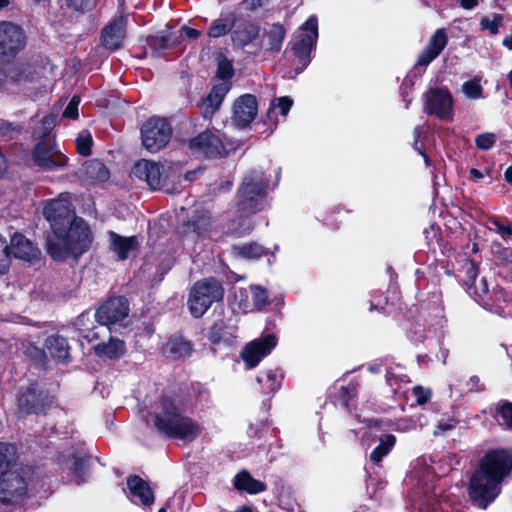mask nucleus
I'll return each mask as SVG.
<instances>
[{
    "label": "nucleus",
    "instance_id": "53",
    "mask_svg": "<svg viewBox=\"0 0 512 512\" xmlns=\"http://www.w3.org/2000/svg\"><path fill=\"white\" fill-rule=\"evenodd\" d=\"M413 394L416 397V402L419 405L427 403L431 397V392L428 389H424L421 386H415L413 388Z\"/></svg>",
    "mask_w": 512,
    "mask_h": 512
},
{
    "label": "nucleus",
    "instance_id": "10",
    "mask_svg": "<svg viewBox=\"0 0 512 512\" xmlns=\"http://www.w3.org/2000/svg\"><path fill=\"white\" fill-rule=\"evenodd\" d=\"M64 236L68 245L71 247L72 256L79 257L85 253L91 244L90 229L87 223L80 219L74 218L65 228Z\"/></svg>",
    "mask_w": 512,
    "mask_h": 512
},
{
    "label": "nucleus",
    "instance_id": "44",
    "mask_svg": "<svg viewBox=\"0 0 512 512\" xmlns=\"http://www.w3.org/2000/svg\"><path fill=\"white\" fill-rule=\"evenodd\" d=\"M497 140V137L494 133H482L476 136L475 144L476 147L480 150H489L493 147Z\"/></svg>",
    "mask_w": 512,
    "mask_h": 512
},
{
    "label": "nucleus",
    "instance_id": "62",
    "mask_svg": "<svg viewBox=\"0 0 512 512\" xmlns=\"http://www.w3.org/2000/svg\"><path fill=\"white\" fill-rule=\"evenodd\" d=\"M42 124L46 131L50 130L54 125V118L52 116H47L43 119Z\"/></svg>",
    "mask_w": 512,
    "mask_h": 512
},
{
    "label": "nucleus",
    "instance_id": "13",
    "mask_svg": "<svg viewBox=\"0 0 512 512\" xmlns=\"http://www.w3.org/2000/svg\"><path fill=\"white\" fill-rule=\"evenodd\" d=\"M23 30L11 22H0V55L14 56L24 48Z\"/></svg>",
    "mask_w": 512,
    "mask_h": 512
},
{
    "label": "nucleus",
    "instance_id": "25",
    "mask_svg": "<svg viewBox=\"0 0 512 512\" xmlns=\"http://www.w3.org/2000/svg\"><path fill=\"white\" fill-rule=\"evenodd\" d=\"M230 90L229 82H221L214 85L208 96L202 102L204 117H211L221 106L223 99Z\"/></svg>",
    "mask_w": 512,
    "mask_h": 512
},
{
    "label": "nucleus",
    "instance_id": "2",
    "mask_svg": "<svg viewBox=\"0 0 512 512\" xmlns=\"http://www.w3.org/2000/svg\"><path fill=\"white\" fill-rule=\"evenodd\" d=\"M153 416L157 430L170 438L192 442L202 431L196 421L184 414L183 403L175 394L161 397L153 406Z\"/></svg>",
    "mask_w": 512,
    "mask_h": 512
},
{
    "label": "nucleus",
    "instance_id": "51",
    "mask_svg": "<svg viewBox=\"0 0 512 512\" xmlns=\"http://www.w3.org/2000/svg\"><path fill=\"white\" fill-rule=\"evenodd\" d=\"M150 46L153 49V53L158 56L160 55V50L169 47L168 39L165 36H156L151 40Z\"/></svg>",
    "mask_w": 512,
    "mask_h": 512
},
{
    "label": "nucleus",
    "instance_id": "54",
    "mask_svg": "<svg viewBox=\"0 0 512 512\" xmlns=\"http://www.w3.org/2000/svg\"><path fill=\"white\" fill-rule=\"evenodd\" d=\"M277 103L276 106L280 109V113L283 116H286L293 104V100L289 97H280L276 99Z\"/></svg>",
    "mask_w": 512,
    "mask_h": 512
},
{
    "label": "nucleus",
    "instance_id": "12",
    "mask_svg": "<svg viewBox=\"0 0 512 512\" xmlns=\"http://www.w3.org/2000/svg\"><path fill=\"white\" fill-rule=\"evenodd\" d=\"M43 214L49 221L52 231L66 228L73 221L71 204L66 196L49 201L43 209Z\"/></svg>",
    "mask_w": 512,
    "mask_h": 512
},
{
    "label": "nucleus",
    "instance_id": "57",
    "mask_svg": "<svg viewBox=\"0 0 512 512\" xmlns=\"http://www.w3.org/2000/svg\"><path fill=\"white\" fill-rule=\"evenodd\" d=\"M455 427V422L449 421L445 423H439L434 431V435H440L448 430H451Z\"/></svg>",
    "mask_w": 512,
    "mask_h": 512
},
{
    "label": "nucleus",
    "instance_id": "28",
    "mask_svg": "<svg viewBox=\"0 0 512 512\" xmlns=\"http://www.w3.org/2000/svg\"><path fill=\"white\" fill-rule=\"evenodd\" d=\"M127 486L134 496L138 497L144 505H151L154 502V494L149 484L139 476H129Z\"/></svg>",
    "mask_w": 512,
    "mask_h": 512
},
{
    "label": "nucleus",
    "instance_id": "56",
    "mask_svg": "<svg viewBox=\"0 0 512 512\" xmlns=\"http://www.w3.org/2000/svg\"><path fill=\"white\" fill-rule=\"evenodd\" d=\"M269 1L270 0H244L246 7L251 11L262 8L263 6L267 5Z\"/></svg>",
    "mask_w": 512,
    "mask_h": 512
},
{
    "label": "nucleus",
    "instance_id": "61",
    "mask_svg": "<svg viewBox=\"0 0 512 512\" xmlns=\"http://www.w3.org/2000/svg\"><path fill=\"white\" fill-rule=\"evenodd\" d=\"M467 273H468L469 278L471 280H475V278H476V276L478 274V270H477L476 266L472 262H470L468 264Z\"/></svg>",
    "mask_w": 512,
    "mask_h": 512
},
{
    "label": "nucleus",
    "instance_id": "6",
    "mask_svg": "<svg viewBox=\"0 0 512 512\" xmlns=\"http://www.w3.org/2000/svg\"><path fill=\"white\" fill-rule=\"evenodd\" d=\"M318 38L317 18L311 16L301 26L299 32L295 36L292 45L295 56L302 64V68L306 67L310 61V53L316 44Z\"/></svg>",
    "mask_w": 512,
    "mask_h": 512
},
{
    "label": "nucleus",
    "instance_id": "38",
    "mask_svg": "<svg viewBox=\"0 0 512 512\" xmlns=\"http://www.w3.org/2000/svg\"><path fill=\"white\" fill-rule=\"evenodd\" d=\"M16 463V449L13 445L0 443V470H13Z\"/></svg>",
    "mask_w": 512,
    "mask_h": 512
},
{
    "label": "nucleus",
    "instance_id": "50",
    "mask_svg": "<svg viewBox=\"0 0 512 512\" xmlns=\"http://www.w3.org/2000/svg\"><path fill=\"white\" fill-rule=\"evenodd\" d=\"M491 225L494 226V230L500 234L502 238L506 239L512 236V228L499 219L491 220Z\"/></svg>",
    "mask_w": 512,
    "mask_h": 512
},
{
    "label": "nucleus",
    "instance_id": "29",
    "mask_svg": "<svg viewBox=\"0 0 512 512\" xmlns=\"http://www.w3.org/2000/svg\"><path fill=\"white\" fill-rule=\"evenodd\" d=\"M234 487L239 491H246L250 494H257L267 489L265 483L254 479L246 470L235 476Z\"/></svg>",
    "mask_w": 512,
    "mask_h": 512
},
{
    "label": "nucleus",
    "instance_id": "33",
    "mask_svg": "<svg viewBox=\"0 0 512 512\" xmlns=\"http://www.w3.org/2000/svg\"><path fill=\"white\" fill-rule=\"evenodd\" d=\"M233 254L242 259L255 260L266 255L268 250L256 242L237 245L232 248Z\"/></svg>",
    "mask_w": 512,
    "mask_h": 512
},
{
    "label": "nucleus",
    "instance_id": "37",
    "mask_svg": "<svg viewBox=\"0 0 512 512\" xmlns=\"http://www.w3.org/2000/svg\"><path fill=\"white\" fill-rule=\"evenodd\" d=\"M494 417L499 425L512 431V402L500 401L496 406Z\"/></svg>",
    "mask_w": 512,
    "mask_h": 512
},
{
    "label": "nucleus",
    "instance_id": "32",
    "mask_svg": "<svg viewBox=\"0 0 512 512\" xmlns=\"http://www.w3.org/2000/svg\"><path fill=\"white\" fill-rule=\"evenodd\" d=\"M236 23V15L233 12L226 13L214 20L209 28V36L219 38L228 34Z\"/></svg>",
    "mask_w": 512,
    "mask_h": 512
},
{
    "label": "nucleus",
    "instance_id": "39",
    "mask_svg": "<svg viewBox=\"0 0 512 512\" xmlns=\"http://www.w3.org/2000/svg\"><path fill=\"white\" fill-rule=\"evenodd\" d=\"M462 91L464 95L469 99L482 98L483 89L480 85V78L474 77L473 79L464 82L462 85Z\"/></svg>",
    "mask_w": 512,
    "mask_h": 512
},
{
    "label": "nucleus",
    "instance_id": "26",
    "mask_svg": "<svg viewBox=\"0 0 512 512\" xmlns=\"http://www.w3.org/2000/svg\"><path fill=\"white\" fill-rule=\"evenodd\" d=\"M210 225L211 222L208 212H197V214L185 224L183 233H185L187 239L196 240L204 237Z\"/></svg>",
    "mask_w": 512,
    "mask_h": 512
},
{
    "label": "nucleus",
    "instance_id": "63",
    "mask_svg": "<svg viewBox=\"0 0 512 512\" xmlns=\"http://www.w3.org/2000/svg\"><path fill=\"white\" fill-rule=\"evenodd\" d=\"M470 176H471L472 179H474L476 181L480 180L481 178H483L482 172L477 170V169H475V168H472L470 170Z\"/></svg>",
    "mask_w": 512,
    "mask_h": 512
},
{
    "label": "nucleus",
    "instance_id": "35",
    "mask_svg": "<svg viewBox=\"0 0 512 512\" xmlns=\"http://www.w3.org/2000/svg\"><path fill=\"white\" fill-rule=\"evenodd\" d=\"M396 443V438L392 434L383 435L379 438V445L371 452L370 460L378 464L391 451Z\"/></svg>",
    "mask_w": 512,
    "mask_h": 512
},
{
    "label": "nucleus",
    "instance_id": "8",
    "mask_svg": "<svg viewBox=\"0 0 512 512\" xmlns=\"http://www.w3.org/2000/svg\"><path fill=\"white\" fill-rule=\"evenodd\" d=\"M189 148L194 154L210 159L226 155L219 132L212 130H205L193 137L189 142Z\"/></svg>",
    "mask_w": 512,
    "mask_h": 512
},
{
    "label": "nucleus",
    "instance_id": "40",
    "mask_svg": "<svg viewBox=\"0 0 512 512\" xmlns=\"http://www.w3.org/2000/svg\"><path fill=\"white\" fill-rule=\"evenodd\" d=\"M227 328L226 322L223 319L215 321L210 329L209 339L213 343H219L229 334Z\"/></svg>",
    "mask_w": 512,
    "mask_h": 512
},
{
    "label": "nucleus",
    "instance_id": "4",
    "mask_svg": "<svg viewBox=\"0 0 512 512\" xmlns=\"http://www.w3.org/2000/svg\"><path fill=\"white\" fill-rule=\"evenodd\" d=\"M266 187L267 181L261 172L252 171L247 174L238 191L239 210L247 214L261 210Z\"/></svg>",
    "mask_w": 512,
    "mask_h": 512
},
{
    "label": "nucleus",
    "instance_id": "31",
    "mask_svg": "<svg viewBox=\"0 0 512 512\" xmlns=\"http://www.w3.org/2000/svg\"><path fill=\"white\" fill-rule=\"evenodd\" d=\"M94 350L100 357L117 359L124 355L126 347L122 340L111 337L107 342L96 345Z\"/></svg>",
    "mask_w": 512,
    "mask_h": 512
},
{
    "label": "nucleus",
    "instance_id": "59",
    "mask_svg": "<svg viewBox=\"0 0 512 512\" xmlns=\"http://www.w3.org/2000/svg\"><path fill=\"white\" fill-rule=\"evenodd\" d=\"M182 30L185 32L186 36L189 38L197 39L200 36V31H198L196 29H193V28H190L187 26H183Z\"/></svg>",
    "mask_w": 512,
    "mask_h": 512
},
{
    "label": "nucleus",
    "instance_id": "3",
    "mask_svg": "<svg viewBox=\"0 0 512 512\" xmlns=\"http://www.w3.org/2000/svg\"><path fill=\"white\" fill-rule=\"evenodd\" d=\"M224 289L214 278L197 281L190 290L188 306L193 317H201L214 302L222 300Z\"/></svg>",
    "mask_w": 512,
    "mask_h": 512
},
{
    "label": "nucleus",
    "instance_id": "55",
    "mask_svg": "<svg viewBox=\"0 0 512 512\" xmlns=\"http://www.w3.org/2000/svg\"><path fill=\"white\" fill-rule=\"evenodd\" d=\"M66 5L74 11L84 12L88 9V3L84 0H64Z\"/></svg>",
    "mask_w": 512,
    "mask_h": 512
},
{
    "label": "nucleus",
    "instance_id": "21",
    "mask_svg": "<svg viewBox=\"0 0 512 512\" xmlns=\"http://www.w3.org/2000/svg\"><path fill=\"white\" fill-rule=\"evenodd\" d=\"M448 38L444 29H438L430 38L427 47L419 55L417 65L427 66L442 52L447 45Z\"/></svg>",
    "mask_w": 512,
    "mask_h": 512
},
{
    "label": "nucleus",
    "instance_id": "30",
    "mask_svg": "<svg viewBox=\"0 0 512 512\" xmlns=\"http://www.w3.org/2000/svg\"><path fill=\"white\" fill-rule=\"evenodd\" d=\"M260 32V27L255 23H244L239 26L232 35V41L234 45L244 47L254 41Z\"/></svg>",
    "mask_w": 512,
    "mask_h": 512
},
{
    "label": "nucleus",
    "instance_id": "23",
    "mask_svg": "<svg viewBox=\"0 0 512 512\" xmlns=\"http://www.w3.org/2000/svg\"><path fill=\"white\" fill-rule=\"evenodd\" d=\"M11 252L15 258L32 262L39 258L40 251L22 234H14L11 238Z\"/></svg>",
    "mask_w": 512,
    "mask_h": 512
},
{
    "label": "nucleus",
    "instance_id": "5",
    "mask_svg": "<svg viewBox=\"0 0 512 512\" xmlns=\"http://www.w3.org/2000/svg\"><path fill=\"white\" fill-rule=\"evenodd\" d=\"M172 136V127L160 117L149 118L141 128V140L144 148L151 153L163 149Z\"/></svg>",
    "mask_w": 512,
    "mask_h": 512
},
{
    "label": "nucleus",
    "instance_id": "49",
    "mask_svg": "<svg viewBox=\"0 0 512 512\" xmlns=\"http://www.w3.org/2000/svg\"><path fill=\"white\" fill-rule=\"evenodd\" d=\"M501 21L502 17L500 15H495L492 20L488 17H484L481 20V26L483 29H488L492 34H496L498 33V28Z\"/></svg>",
    "mask_w": 512,
    "mask_h": 512
},
{
    "label": "nucleus",
    "instance_id": "42",
    "mask_svg": "<svg viewBox=\"0 0 512 512\" xmlns=\"http://www.w3.org/2000/svg\"><path fill=\"white\" fill-rule=\"evenodd\" d=\"M11 263L10 251L7 241L0 235V274L8 271Z\"/></svg>",
    "mask_w": 512,
    "mask_h": 512
},
{
    "label": "nucleus",
    "instance_id": "17",
    "mask_svg": "<svg viewBox=\"0 0 512 512\" xmlns=\"http://www.w3.org/2000/svg\"><path fill=\"white\" fill-rule=\"evenodd\" d=\"M125 36V18L115 17L102 28L101 45L108 50L115 51L122 46Z\"/></svg>",
    "mask_w": 512,
    "mask_h": 512
},
{
    "label": "nucleus",
    "instance_id": "58",
    "mask_svg": "<svg viewBox=\"0 0 512 512\" xmlns=\"http://www.w3.org/2000/svg\"><path fill=\"white\" fill-rule=\"evenodd\" d=\"M251 229L252 226L250 224V221L245 219L243 220V223H241L238 227H234L232 230L234 233L241 235L249 232Z\"/></svg>",
    "mask_w": 512,
    "mask_h": 512
},
{
    "label": "nucleus",
    "instance_id": "46",
    "mask_svg": "<svg viewBox=\"0 0 512 512\" xmlns=\"http://www.w3.org/2000/svg\"><path fill=\"white\" fill-rule=\"evenodd\" d=\"M76 144L77 150L81 155L88 156L91 154L92 138L89 134L79 135Z\"/></svg>",
    "mask_w": 512,
    "mask_h": 512
},
{
    "label": "nucleus",
    "instance_id": "18",
    "mask_svg": "<svg viewBox=\"0 0 512 512\" xmlns=\"http://www.w3.org/2000/svg\"><path fill=\"white\" fill-rule=\"evenodd\" d=\"M162 168L156 162L140 160L134 165L132 174L136 178L145 181L150 188L156 190L162 187L164 179Z\"/></svg>",
    "mask_w": 512,
    "mask_h": 512
},
{
    "label": "nucleus",
    "instance_id": "52",
    "mask_svg": "<svg viewBox=\"0 0 512 512\" xmlns=\"http://www.w3.org/2000/svg\"><path fill=\"white\" fill-rule=\"evenodd\" d=\"M257 382L259 384H262L263 382L267 384V389L265 390V392H273L276 390L278 386L276 381V375L273 372L266 373L264 377H258Z\"/></svg>",
    "mask_w": 512,
    "mask_h": 512
},
{
    "label": "nucleus",
    "instance_id": "41",
    "mask_svg": "<svg viewBox=\"0 0 512 512\" xmlns=\"http://www.w3.org/2000/svg\"><path fill=\"white\" fill-rule=\"evenodd\" d=\"M75 476V482L79 485L84 481V474L87 470V460L84 457H74L70 466Z\"/></svg>",
    "mask_w": 512,
    "mask_h": 512
},
{
    "label": "nucleus",
    "instance_id": "47",
    "mask_svg": "<svg viewBox=\"0 0 512 512\" xmlns=\"http://www.w3.org/2000/svg\"><path fill=\"white\" fill-rule=\"evenodd\" d=\"M24 354L34 361H41L44 358V351L32 343H22Z\"/></svg>",
    "mask_w": 512,
    "mask_h": 512
},
{
    "label": "nucleus",
    "instance_id": "45",
    "mask_svg": "<svg viewBox=\"0 0 512 512\" xmlns=\"http://www.w3.org/2000/svg\"><path fill=\"white\" fill-rule=\"evenodd\" d=\"M233 74L234 70L231 61L226 58L219 60L217 76L222 80V82H229L228 80L232 78Z\"/></svg>",
    "mask_w": 512,
    "mask_h": 512
},
{
    "label": "nucleus",
    "instance_id": "9",
    "mask_svg": "<svg viewBox=\"0 0 512 512\" xmlns=\"http://www.w3.org/2000/svg\"><path fill=\"white\" fill-rule=\"evenodd\" d=\"M424 111L442 120H450L453 115V100L447 89L433 88L425 94Z\"/></svg>",
    "mask_w": 512,
    "mask_h": 512
},
{
    "label": "nucleus",
    "instance_id": "36",
    "mask_svg": "<svg viewBox=\"0 0 512 512\" xmlns=\"http://www.w3.org/2000/svg\"><path fill=\"white\" fill-rule=\"evenodd\" d=\"M266 49L271 52H279L285 38V29L280 24H274L266 32Z\"/></svg>",
    "mask_w": 512,
    "mask_h": 512
},
{
    "label": "nucleus",
    "instance_id": "64",
    "mask_svg": "<svg viewBox=\"0 0 512 512\" xmlns=\"http://www.w3.org/2000/svg\"><path fill=\"white\" fill-rule=\"evenodd\" d=\"M504 177L508 183L512 184V166L506 169Z\"/></svg>",
    "mask_w": 512,
    "mask_h": 512
},
{
    "label": "nucleus",
    "instance_id": "11",
    "mask_svg": "<svg viewBox=\"0 0 512 512\" xmlns=\"http://www.w3.org/2000/svg\"><path fill=\"white\" fill-rule=\"evenodd\" d=\"M128 314V301L124 297H112L97 309L95 318L100 325L110 326L122 321Z\"/></svg>",
    "mask_w": 512,
    "mask_h": 512
},
{
    "label": "nucleus",
    "instance_id": "20",
    "mask_svg": "<svg viewBox=\"0 0 512 512\" xmlns=\"http://www.w3.org/2000/svg\"><path fill=\"white\" fill-rule=\"evenodd\" d=\"M111 250L119 260H125L134 255L139 248V241L136 236L123 237L115 232H109Z\"/></svg>",
    "mask_w": 512,
    "mask_h": 512
},
{
    "label": "nucleus",
    "instance_id": "1",
    "mask_svg": "<svg viewBox=\"0 0 512 512\" xmlns=\"http://www.w3.org/2000/svg\"><path fill=\"white\" fill-rule=\"evenodd\" d=\"M512 469V457L503 450L488 452L472 474L468 495L474 505L486 509L500 493L503 479Z\"/></svg>",
    "mask_w": 512,
    "mask_h": 512
},
{
    "label": "nucleus",
    "instance_id": "48",
    "mask_svg": "<svg viewBox=\"0 0 512 512\" xmlns=\"http://www.w3.org/2000/svg\"><path fill=\"white\" fill-rule=\"evenodd\" d=\"M80 97L77 96V95H74L72 97V99L70 100V102L68 103V105L66 106L64 112H63V116L64 117H67V118H71V119H77L79 114H78V106L80 104Z\"/></svg>",
    "mask_w": 512,
    "mask_h": 512
},
{
    "label": "nucleus",
    "instance_id": "7",
    "mask_svg": "<svg viewBox=\"0 0 512 512\" xmlns=\"http://www.w3.org/2000/svg\"><path fill=\"white\" fill-rule=\"evenodd\" d=\"M32 159L35 166L47 171L60 169L67 163L65 155L50 140L40 141L35 145Z\"/></svg>",
    "mask_w": 512,
    "mask_h": 512
},
{
    "label": "nucleus",
    "instance_id": "15",
    "mask_svg": "<svg viewBox=\"0 0 512 512\" xmlns=\"http://www.w3.org/2000/svg\"><path fill=\"white\" fill-rule=\"evenodd\" d=\"M276 343L277 340L273 335H266L248 343L241 352V357L247 368L256 367L261 359L272 351Z\"/></svg>",
    "mask_w": 512,
    "mask_h": 512
},
{
    "label": "nucleus",
    "instance_id": "22",
    "mask_svg": "<svg viewBox=\"0 0 512 512\" xmlns=\"http://www.w3.org/2000/svg\"><path fill=\"white\" fill-rule=\"evenodd\" d=\"M65 228L53 231L47 238V252L56 261H63L72 255L71 247L64 236Z\"/></svg>",
    "mask_w": 512,
    "mask_h": 512
},
{
    "label": "nucleus",
    "instance_id": "14",
    "mask_svg": "<svg viewBox=\"0 0 512 512\" xmlns=\"http://www.w3.org/2000/svg\"><path fill=\"white\" fill-rule=\"evenodd\" d=\"M26 493V483L17 470L2 471L0 475V501L11 503Z\"/></svg>",
    "mask_w": 512,
    "mask_h": 512
},
{
    "label": "nucleus",
    "instance_id": "60",
    "mask_svg": "<svg viewBox=\"0 0 512 512\" xmlns=\"http://www.w3.org/2000/svg\"><path fill=\"white\" fill-rule=\"evenodd\" d=\"M460 5L464 9H473L478 5V0H460Z\"/></svg>",
    "mask_w": 512,
    "mask_h": 512
},
{
    "label": "nucleus",
    "instance_id": "19",
    "mask_svg": "<svg viewBox=\"0 0 512 512\" xmlns=\"http://www.w3.org/2000/svg\"><path fill=\"white\" fill-rule=\"evenodd\" d=\"M18 404L20 410L25 414H39L51 404V399L47 394H37L36 388L34 386H30L19 396Z\"/></svg>",
    "mask_w": 512,
    "mask_h": 512
},
{
    "label": "nucleus",
    "instance_id": "24",
    "mask_svg": "<svg viewBox=\"0 0 512 512\" xmlns=\"http://www.w3.org/2000/svg\"><path fill=\"white\" fill-rule=\"evenodd\" d=\"M44 347L49 356L57 363H67L70 359V347L63 336L58 334L46 338Z\"/></svg>",
    "mask_w": 512,
    "mask_h": 512
},
{
    "label": "nucleus",
    "instance_id": "27",
    "mask_svg": "<svg viewBox=\"0 0 512 512\" xmlns=\"http://www.w3.org/2000/svg\"><path fill=\"white\" fill-rule=\"evenodd\" d=\"M192 344L181 336H174L163 346V354L173 360L184 359L191 355Z\"/></svg>",
    "mask_w": 512,
    "mask_h": 512
},
{
    "label": "nucleus",
    "instance_id": "34",
    "mask_svg": "<svg viewBox=\"0 0 512 512\" xmlns=\"http://www.w3.org/2000/svg\"><path fill=\"white\" fill-rule=\"evenodd\" d=\"M83 172L85 176L92 181L103 182L106 181L110 176L108 168L104 165V163L97 159L87 161L83 165Z\"/></svg>",
    "mask_w": 512,
    "mask_h": 512
},
{
    "label": "nucleus",
    "instance_id": "16",
    "mask_svg": "<svg viewBox=\"0 0 512 512\" xmlns=\"http://www.w3.org/2000/svg\"><path fill=\"white\" fill-rule=\"evenodd\" d=\"M257 100L251 94L240 96L234 103L232 122L239 128L247 127L257 115Z\"/></svg>",
    "mask_w": 512,
    "mask_h": 512
},
{
    "label": "nucleus",
    "instance_id": "43",
    "mask_svg": "<svg viewBox=\"0 0 512 512\" xmlns=\"http://www.w3.org/2000/svg\"><path fill=\"white\" fill-rule=\"evenodd\" d=\"M253 299V306L255 309H262L268 302V295L264 288L260 286L250 287Z\"/></svg>",
    "mask_w": 512,
    "mask_h": 512
}]
</instances>
